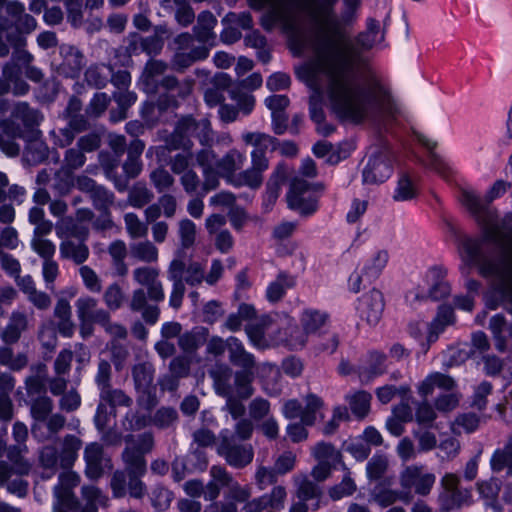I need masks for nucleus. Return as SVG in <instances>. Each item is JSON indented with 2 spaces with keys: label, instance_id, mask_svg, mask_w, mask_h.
<instances>
[{
  "label": "nucleus",
  "instance_id": "obj_38",
  "mask_svg": "<svg viewBox=\"0 0 512 512\" xmlns=\"http://www.w3.org/2000/svg\"><path fill=\"white\" fill-rule=\"evenodd\" d=\"M100 400L109 405L115 413L117 406L129 408L133 404V399L124 390L113 388L112 385L99 393Z\"/></svg>",
  "mask_w": 512,
  "mask_h": 512
},
{
  "label": "nucleus",
  "instance_id": "obj_33",
  "mask_svg": "<svg viewBox=\"0 0 512 512\" xmlns=\"http://www.w3.org/2000/svg\"><path fill=\"white\" fill-rule=\"evenodd\" d=\"M154 199L153 191L143 181L135 182L128 190L127 203L136 209L150 204Z\"/></svg>",
  "mask_w": 512,
  "mask_h": 512
},
{
  "label": "nucleus",
  "instance_id": "obj_2",
  "mask_svg": "<svg viewBox=\"0 0 512 512\" xmlns=\"http://www.w3.org/2000/svg\"><path fill=\"white\" fill-rule=\"evenodd\" d=\"M82 447V440L75 435H65L60 451L54 445H46L39 451V465L46 472L43 477L50 478L59 469V483L54 487L55 502L53 512H62V507H73L76 504L72 489L80 483V476L71 470Z\"/></svg>",
  "mask_w": 512,
  "mask_h": 512
},
{
  "label": "nucleus",
  "instance_id": "obj_15",
  "mask_svg": "<svg viewBox=\"0 0 512 512\" xmlns=\"http://www.w3.org/2000/svg\"><path fill=\"white\" fill-rule=\"evenodd\" d=\"M186 264L181 258H174L167 268L168 280L172 282V289L169 296V305L174 309H179L182 305L186 292L184 284V273Z\"/></svg>",
  "mask_w": 512,
  "mask_h": 512
},
{
  "label": "nucleus",
  "instance_id": "obj_13",
  "mask_svg": "<svg viewBox=\"0 0 512 512\" xmlns=\"http://www.w3.org/2000/svg\"><path fill=\"white\" fill-rule=\"evenodd\" d=\"M159 275V269L147 265L136 267L132 271L133 280L140 286L139 288H146L149 291L150 300L156 303L162 302L165 298Z\"/></svg>",
  "mask_w": 512,
  "mask_h": 512
},
{
  "label": "nucleus",
  "instance_id": "obj_11",
  "mask_svg": "<svg viewBox=\"0 0 512 512\" xmlns=\"http://www.w3.org/2000/svg\"><path fill=\"white\" fill-rule=\"evenodd\" d=\"M85 475L92 480L102 477L106 469L112 468L110 457L105 453L103 445L92 442L84 449Z\"/></svg>",
  "mask_w": 512,
  "mask_h": 512
},
{
  "label": "nucleus",
  "instance_id": "obj_27",
  "mask_svg": "<svg viewBox=\"0 0 512 512\" xmlns=\"http://www.w3.org/2000/svg\"><path fill=\"white\" fill-rule=\"evenodd\" d=\"M471 494L467 489H454L442 491L438 496L439 507L442 512L460 509L470 503Z\"/></svg>",
  "mask_w": 512,
  "mask_h": 512
},
{
  "label": "nucleus",
  "instance_id": "obj_55",
  "mask_svg": "<svg viewBox=\"0 0 512 512\" xmlns=\"http://www.w3.org/2000/svg\"><path fill=\"white\" fill-rule=\"evenodd\" d=\"M230 98L236 103V108L239 112L247 116L252 113L255 107V97L239 88L232 87L229 89Z\"/></svg>",
  "mask_w": 512,
  "mask_h": 512
},
{
  "label": "nucleus",
  "instance_id": "obj_19",
  "mask_svg": "<svg viewBox=\"0 0 512 512\" xmlns=\"http://www.w3.org/2000/svg\"><path fill=\"white\" fill-rule=\"evenodd\" d=\"M88 238H71L61 241L59 244L60 257L63 260L72 261L76 265L84 264L90 255L86 244Z\"/></svg>",
  "mask_w": 512,
  "mask_h": 512
},
{
  "label": "nucleus",
  "instance_id": "obj_59",
  "mask_svg": "<svg viewBox=\"0 0 512 512\" xmlns=\"http://www.w3.org/2000/svg\"><path fill=\"white\" fill-rule=\"evenodd\" d=\"M371 398V394L363 390L348 396L347 400L349 401L352 413L358 418H364L370 410Z\"/></svg>",
  "mask_w": 512,
  "mask_h": 512
},
{
  "label": "nucleus",
  "instance_id": "obj_50",
  "mask_svg": "<svg viewBox=\"0 0 512 512\" xmlns=\"http://www.w3.org/2000/svg\"><path fill=\"white\" fill-rule=\"evenodd\" d=\"M279 341L283 342L290 349L297 350L305 345L307 334L303 328L297 325H288L284 329V336L279 337Z\"/></svg>",
  "mask_w": 512,
  "mask_h": 512
},
{
  "label": "nucleus",
  "instance_id": "obj_42",
  "mask_svg": "<svg viewBox=\"0 0 512 512\" xmlns=\"http://www.w3.org/2000/svg\"><path fill=\"white\" fill-rule=\"evenodd\" d=\"M122 460L128 475H143L146 471L144 455L126 446L122 452Z\"/></svg>",
  "mask_w": 512,
  "mask_h": 512
},
{
  "label": "nucleus",
  "instance_id": "obj_21",
  "mask_svg": "<svg viewBox=\"0 0 512 512\" xmlns=\"http://www.w3.org/2000/svg\"><path fill=\"white\" fill-rule=\"evenodd\" d=\"M63 61L59 66V72L69 78H76L84 67V55L74 46L62 48Z\"/></svg>",
  "mask_w": 512,
  "mask_h": 512
},
{
  "label": "nucleus",
  "instance_id": "obj_52",
  "mask_svg": "<svg viewBox=\"0 0 512 512\" xmlns=\"http://www.w3.org/2000/svg\"><path fill=\"white\" fill-rule=\"evenodd\" d=\"M28 358L25 353H18L16 356L12 348L8 346L0 347V365L8 367L10 370L19 371L26 367Z\"/></svg>",
  "mask_w": 512,
  "mask_h": 512
},
{
  "label": "nucleus",
  "instance_id": "obj_53",
  "mask_svg": "<svg viewBox=\"0 0 512 512\" xmlns=\"http://www.w3.org/2000/svg\"><path fill=\"white\" fill-rule=\"evenodd\" d=\"M149 179L155 190L160 194L170 190L175 184L173 175L164 167H157L152 170Z\"/></svg>",
  "mask_w": 512,
  "mask_h": 512
},
{
  "label": "nucleus",
  "instance_id": "obj_45",
  "mask_svg": "<svg viewBox=\"0 0 512 512\" xmlns=\"http://www.w3.org/2000/svg\"><path fill=\"white\" fill-rule=\"evenodd\" d=\"M108 253L112 258L117 275L123 277L128 273V267L124 261L127 255V247L124 241L115 240L108 246Z\"/></svg>",
  "mask_w": 512,
  "mask_h": 512
},
{
  "label": "nucleus",
  "instance_id": "obj_43",
  "mask_svg": "<svg viewBox=\"0 0 512 512\" xmlns=\"http://www.w3.org/2000/svg\"><path fill=\"white\" fill-rule=\"evenodd\" d=\"M454 322L453 309L450 306H440L436 318L429 327V341H435L444 328Z\"/></svg>",
  "mask_w": 512,
  "mask_h": 512
},
{
  "label": "nucleus",
  "instance_id": "obj_35",
  "mask_svg": "<svg viewBox=\"0 0 512 512\" xmlns=\"http://www.w3.org/2000/svg\"><path fill=\"white\" fill-rule=\"evenodd\" d=\"M385 355L379 352H371L367 364L358 368V374L361 382L368 383L374 377L384 372Z\"/></svg>",
  "mask_w": 512,
  "mask_h": 512
},
{
  "label": "nucleus",
  "instance_id": "obj_63",
  "mask_svg": "<svg viewBox=\"0 0 512 512\" xmlns=\"http://www.w3.org/2000/svg\"><path fill=\"white\" fill-rule=\"evenodd\" d=\"M7 40L14 47L11 62L29 64L33 60V56L24 49L26 45V39L24 37L19 34L8 35Z\"/></svg>",
  "mask_w": 512,
  "mask_h": 512
},
{
  "label": "nucleus",
  "instance_id": "obj_8",
  "mask_svg": "<svg viewBox=\"0 0 512 512\" xmlns=\"http://www.w3.org/2000/svg\"><path fill=\"white\" fill-rule=\"evenodd\" d=\"M436 482V476L427 472L422 465H408L399 475V484L404 494L412 497V492L419 496H428Z\"/></svg>",
  "mask_w": 512,
  "mask_h": 512
},
{
  "label": "nucleus",
  "instance_id": "obj_57",
  "mask_svg": "<svg viewBox=\"0 0 512 512\" xmlns=\"http://www.w3.org/2000/svg\"><path fill=\"white\" fill-rule=\"evenodd\" d=\"M160 86L167 91L177 90V95L181 98H185L191 94L194 86V80L187 78L180 83L175 76L168 75L162 78Z\"/></svg>",
  "mask_w": 512,
  "mask_h": 512
},
{
  "label": "nucleus",
  "instance_id": "obj_47",
  "mask_svg": "<svg viewBox=\"0 0 512 512\" xmlns=\"http://www.w3.org/2000/svg\"><path fill=\"white\" fill-rule=\"evenodd\" d=\"M123 219L126 232L132 239H142L147 236L149 230L148 224L146 221L141 220L136 213H126Z\"/></svg>",
  "mask_w": 512,
  "mask_h": 512
},
{
  "label": "nucleus",
  "instance_id": "obj_17",
  "mask_svg": "<svg viewBox=\"0 0 512 512\" xmlns=\"http://www.w3.org/2000/svg\"><path fill=\"white\" fill-rule=\"evenodd\" d=\"M149 291L143 288L135 289L131 294L129 308L133 312H141L142 319L149 325H154L160 316V309L157 305L149 304Z\"/></svg>",
  "mask_w": 512,
  "mask_h": 512
},
{
  "label": "nucleus",
  "instance_id": "obj_41",
  "mask_svg": "<svg viewBox=\"0 0 512 512\" xmlns=\"http://www.w3.org/2000/svg\"><path fill=\"white\" fill-rule=\"evenodd\" d=\"M112 74V67L105 64H93L85 71L88 85L101 89L106 86Z\"/></svg>",
  "mask_w": 512,
  "mask_h": 512
},
{
  "label": "nucleus",
  "instance_id": "obj_36",
  "mask_svg": "<svg viewBox=\"0 0 512 512\" xmlns=\"http://www.w3.org/2000/svg\"><path fill=\"white\" fill-rule=\"evenodd\" d=\"M312 455L317 462L329 464L335 467L342 461L341 452L336 447L328 442H319L312 448Z\"/></svg>",
  "mask_w": 512,
  "mask_h": 512
},
{
  "label": "nucleus",
  "instance_id": "obj_56",
  "mask_svg": "<svg viewBox=\"0 0 512 512\" xmlns=\"http://www.w3.org/2000/svg\"><path fill=\"white\" fill-rule=\"evenodd\" d=\"M102 298L108 311H116L123 306L125 294L118 283H112L106 287Z\"/></svg>",
  "mask_w": 512,
  "mask_h": 512
},
{
  "label": "nucleus",
  "instance_id": "obj_7",
  "mask_svg": "<svg viewBox=\"0 0 512 512\" xmlns=\"http://www.w3.org/2000/svg\"><path fill=\"white\" fill-rule=\"evenodd\" d=\"M217 453L226 463L236 469L248 466L254 458V450L250 444L239 443L228 430H223L219 436Z\"/></svg>",
  "mask_w": 512,
  "mask_h": 512
},
{
  "label": "nucleus",
  "instance_id": "obj_4",
  "mask_svg": "<svg viewBox=\"0 0 512 512\" xmlns=\"http://www.w3.org/2000/svg\"><path fill=\"white\" fill-rule=\"evenodd\" d=\"M43 121L42 113L24 101L16 102L11 110L10 118L0 121L4 139L16 142L17 138L32 140L40 135L39 125Z\"/></svg>",
  "mask_w": 512,
  "mask_h": 512
},
{
  "label": "nucleus",
  "instance_id": "obj_34",
  "mask_svg": "<svg viewBox=\"0 0 512 512\" xmlns=\"http://www.w3.org/2000/svg\"><path fill=\"white\" fill-rule=\"evenodd\" d=\"M296 485V496L298 500L307 502L313 499H320L322 496L321 487L311 480L307 475H299L294 478Z\"/></svg>",
  "mask_w": 512,
  "mask_h": 512
},
{
  "label": "nucleus",
  "instance_id": "obj_28",
  "mask_svg": "<svg viewBox=\"0 0 512 512\" xmlns=\"http://www.w3.org/2000/svg\"><path fill=\"white\" fill-rule=\"evenodd\" d=\"M217 19L209 11L201 12L197 17V24L193 28L195 38L201 43H210L215 40L214 27Z\"/></svg>",
  "mask_w": 512,
  "mask_h": 512
},
{
  "label": "nucleus",
  "instance_id": "obj_48",
  "mask_svg": "<svg viewBox=\"0 0 512 512\" xmlns=\"http://www.w3.org/2000/svg\"><path fill=\"white\" fill-rule=\"evenodd\" d=\"M30 414L37 422H44L52 414L53 400L49 396L30 399Z\"/></svg>",
  "mask_w": 512,
  "mask_h": 512
},
{
  "label": "nucleus",
  "instance_id": "obj_32",
  "mask_svg": "<svg viewBox=\"0 0 512 512\" xmlns=\"http://www.w3.org/2000/svg\"><path fill=\"white\" fill-rule=\"evenodd\" d=\"M130 256L143 263H156L159 259V250L153 242L144 239L129 246Z\"/></svg>",
  "mask_w": 512,
  "mask_h": 512
},
{
  "label": "nucleus",
  "instance_id": "obj_37",
  "mask_svg": "<svg viewBox=\"0 0 512 512\" xmlns=\"http://www.w3.org/2000/svg\"><path fill=\"white\" fill-rule=\"evenodd\" d=\"M242 140L246 145L254 147L251 153L261 155L263 159H267L266 150L269 146L274 148L276 139L268 134L261 132H246L242 135Z\"/></svg>",
  "mask_w": 512,
  "mask_h": 512
},
{
  "label": "nucleus",
  "instance_id": "obj_60",
  "mask_svg": "<svg viewBox=\"0 0 512 512\" xmlns=\"http://www.w3.org/2000/svg\"><path fill=\"white\" fill-rule=\"evenodd\" d=\"M372 499L379 506L385 508L394 504L398 499L408 503L411 501V496L409 494L398 493L390 489H375L372 492Z\"/></svg>",
  "mask_w": 512,
  "mask_h": 512
},
{
  "label": "nucleus",
  "instance_id": "obj_58",
  "mask_svg": "<svg viewBox=\"0 0 512 512\" xmlns=\"http://www.w3.org/2000/svg\"><path fill=\"white\" fill-rule=\"evenodd\" d=\"M323 400L315 394H308L305 398V407L302 409L301 421L307 426H312L317 417V413L323 407Z\"/></svg>",
  "mask_w": 512,
  "mask_h": 512
},
{
  "label": "nucleus",
  "instance_id": "obj_54",
  "mask_svg": "<svg viewBox=\"0 0 512 512\" xmlns=\"http://www.w3.org/2000/svg\"><path fill=\"white\" fill-rule=\"evenodd\" d=\"M90 199L96 210L107 215L109 214L111 206H113L115 202V195L112 191L99 185V187L90 195Z\"/></svg>",
  "mask_w": 512,
  "mask_h": 512
},
{
  "label": "nucleus",
  "instance_id": "obj_51",
  "mask_svg": "<svg viewBox=\"0 0 512 512\" xmlns=\"http://www.w3.org/2000/svg\"><path fill=\"white\" fill-rule=\"evenodd\" d=\"M294 283L293 277L285 273H280L276 280L270 283L267 288L268 300L271 302L279 301L285 294L286 290L294 286Z\"/></svg>",
  "mask_w": 512,
  "mask_h": 512
},
{
  "label": "nucleus",
  "instance_id": "obj_64",
  "mask_svg": "<svg viewBox=\"0 0 512 512\" xmlns=\"http://www.w3.org/2000/svg\"><path fill=\"white\" fill-rule=\"evenodd\" d=\"M136 394V403L138 406V409L136 411H141L143 413H152V411L157 407L159 403L156 388L137 390Z\"/></svg>",
  "mask_w": 512,
  "mask_h": 512
},
{
  "label": "nucleus",
  "instance_id": "obj_24",
  "mask_svg": "<svg viewBox=\"0 0 512 512\" xmlns=\"http://www.w3.org/2000/svg\"><path fill=\"white\" fill-rule=\"evenodd\" d=\"M192 453L199 460V469L203 470L207 467L208 459L201 448L211 447L216 442V435L208 428H200L192 434Z\"/></svg>",
  "mask_w": 512,
  "mask_h": 512
},
{
  "label": "nucleus",
  "instance_id": "obj_6",
  "mask_svg": "<svg viewBox=\"0 0 512 512\" xmlns=\"http://www.w3.org/2000/svg\"><path fill=\"white\" fill-rule=\"evenodd\" d=\"M179 421L178 411L171 406H161L152 413L141 411H128L121 425L125 431H140L148 426L159 430L174 429Z\"/></svg>",
  "mask_w": 512,
  "mask_h": 512
},
{
  "label": "nucleus",
  "instance_id": "obj_23",
  "mask_svg": "<svg viewBox=\"0 0 512 512\" xmlns=\"http://www.w3.org/2000/svg\"><path fill=\"white\" fill-rule=\"evenodd\" d=\"M27 328L28 317L26 313L19 310L13 311L7 326L1 332V339L7 345L14 344L20 339L21 334L26 331Z\"/></svg>",
  "mask_w": 512,
  "mask_h": 512
},
{
  "label": "nucleus",
  "instance_id": "obj_22",
  "mask_svg": "<svg viewBox=\"0 0 512 512\" xmlns=\"http://www.w3.org/2000/svg\"><path fill=\"white\" fill-rule=\"evenodd\" d=\"M244 162V154L237 149H231L221 159L217 160L216 168L220 172L221 177L231 184V179H234L233 177L243 167Z\"/></svg>",
  "mask_w": 512,
  "mask_h": 512
},
{
  "label": "nucleus",
  "instance_id": "obj_12",
  "mask_svg": "<svg viewBox=\"0 0 512 512\" xmlns=\"http://www.w3.org/2000/svg\"><path fill=\"white\" fill-rule=\"evenodd\" d=\"M251 167L237 172L234 179H231V185L234 187H248L256 190L263 183V173L269 167L268 159H263L257 153H251Z\"/></svg>",
  "mask_w": 512,
  "mask_h": 512
},
{
  "label": "nucleus",
  "instance_id": "obj_62",
  "mask_svg": "<svg viewBox=\"0 0 512 512\" xmlns=\"http://www.w3.org/2000/svg\"><path fill=\"white\" fill-rule=\"evenodd\" d=\"M507 326L504 317L499 314L493 316L489 322V327L495 340V347L500 352H504L507 348L506 336L503 334Z\"/></svg>",
  "mask_w": 512,
  "mask_h": 512
},
{
  "label": "nucleus",
  "instance_id": "obj_39",
  "mask_svg": "<svg viewBox=\"0 0 512 512\" xmlns=\"http://www.w3.org/2000/svg\"><path fill=\"white\" fill-rule=\"evenodd\" d=\"M428 279L432 281V286L429 289L428 297L434 301H438L448 296L450 293V286L444 280V272L440 268H432L429 271Z\"/></svg>",
  "mask_w": 512,
  "mask_h": 512
},
{
  "label": "nucleus",
  "instance_id": "obj_18",
  "mask_svg": "<svg viewBox=\"0 0 512 512\" xmlns=\"http://www.w3.org/2000/svg\"><path fill=\"white\" fill-rule=\"evenodd\" d=\"M384 306L382 293L373 289L362 297L359 306L360 315L369 325H376L382 317Z\"/></svg>",
  "mask_w": 512,
  "mask_h": 512
},
{
  "label": "nucleus",
  "instance_id": "obj_31",
  "mask_svg": "<svg viewBox=\"0 0 512 512\" xmlns=\"http://www.w3.org/2000/svg\"><path fill=\"white\" fill-rule=\"evenodd\" d=\"M78 320L92 319L99 324L100 313H108V310L98 308V300L92 296L79 297L75 302Z\"/></svg>",
  "mask_w": 512,
  "mask_h": 512
},
{
  "label": "nucleus",
  "instance_id": "obj_49",
  "mask_svg": "<svg viewBox=\"0 0 512 512\" xmlns=\"http://www.w3.org/2000/svg\"><path fill=\"white\" fill-rule=\"evenodd\" d=\"M512 465V435L508 437L505 446L493 453L490 466L494 472H500Z\"/></svg>",
  "mask_w": 512,
  "mask_h": 512
},
{
  "label": "nucleus",
  "instance_id": "obj_26",
  "mask_svg": "<svg viewBox=\"0 0 512 512\" xmlns=\"http://www.w3.org/2000/svg\"><path fill=\"white\" fill-rule=\"evenodd\" d=\"M457 387L456 381L449 375L440 372L429 374L419 385V394L426 398L435 388L452 391Z\"/></svg>",
  "mask_w": 512,
  "mask_h": 512
},
{
  "label": "nucleus",
  "instance_id": "obj_16",
  "mask_svg": "<svg viewBox=\"0 0 512 512\" xmlns=\"http://www.w3.org/2000/svg\"><path fill=\"white\" fill-rule=\"evenodd\" d=\"M228 359L233 366L240 368L236 372L254 378L257 368L256 359L245 349L243 343L233 336L229 337Z\"/></svg>",
  "mask_w": 512,
  "mask_h": 512
},
{
  "label": "nucleus",
  "instance_id": "obj_40",
  "mask_svg": "<svg viewBox=\"0 0 512 512\" xmlns=\"http://www.w3.org/2000/svg\"><path fill=\"white\" fill-rule=\"evenodd\" d=\"M343 469L345 473L342 481L333 485L328 490V495L333 501H338L342 498L352 496L357 490V485L354 479L351 477L350 470L344 464Z\"/></svg>",
  "mask_w": 512,
  "mask_h": 512
},
{
  "label": "nucleus",
  "instance_id": "obj_3",
  "mask_svg": "<svg viewBox=\"0 0 512 512\" xmlns=\"http://www.w3.org/2000/svg\"><path fill=\"white\" fill-rule=\"evenodd\" d=\"M208 373L215 393L225 399L223 409L233 419L241 418L246 411L243 401L249 399L254 393L252 385L254 378L234 372L228 364L223 362L216 363Z\"/></svg>",
  "mask_w": 512,
  "mask_h": 512
},
{
  "label": "nucleus",
  "instance_id": "obj_14",
  "mask_svg": "<svg viewBox=\"0 0 512 512\" xmlns=\"http://www.w3.org/2000/svg\"><path fill=\"white\" fill-rule=\"evenodd\" d=\"M311 188L312 186L306 180L295 178L291 182L290 191L287 195L288 206L303 215L314 213L317 209V199L304 196Z\"/></svg>",
  "mask_w": 512,
  "mask_h": 512
},
{
  "label": "nucleus",
  "instance_id": "obj_1",
  "mask_svg": "<svg viewBox=\"0 0 512 512\" xmlns=\"http://www.w3.org/2000/svg\"><path fill=\"white\" fill-rule=\"evenodd\" d=\"M253 9L267 11L261 25L271 31L276 24L289 34L295 54L314 55L316 69L326 78V93L332 111L341 120L363 121L386 109L389 93L381 75L363 52L384 40L377 20L370 18L366 30L348 37L341 21L329 8H323L314 29L299 23V0H249Z\"/></svg>",
  "mask_w": 512,
  "mask_h": 512
},
{
  "label": "nucleus",
  "instance_id": "obj_20",
  "mask_svg": "<svg viewBox=\"0 0 512 512\" xmlns=\"http://www.w3.org/2000/svg\"><path fill=\"white\" fill-rule=\"evenodd\" d=\"M32 374L25 379V389L30 399L47 396V367L38 363L31 367Z\"/></svg>",
  "mask_w": 512,
  "mask_h": 512
},
{
  "label": "nucleus",
  "instance_id": "obj_61",
  "mask_svg": "<svg viewBox=\"0 0 512 512\" xmlns=\"http://www.w3.org/2000/svg\"><path fill=\"white\" fill-rule=\"evenodd\" d=\"M328 319V315L318 310H307L303 313L301 322L306 334L315 333L323 326Z\"/></svg>",
  "mask_w": 512,
  "mask_h": 512
},
{
  "label": "nucleus",
  "instance_id": "obj_9",
  "mask_svg": "<svg viewBox=\"0 0 512 512\" xmlns=\"http://www.w3.org/2000/svg\"><path fill=\"white\" fill-rule=\"evenodd\" d=\"M393 153L388 145L374 149L363 170V181L369 184L382 183L392 173Z\"/></svg>",
  "mask_w": 512,
  "mask_h": 512
},
{
  "label": "nucleus",
  "instance_id": "obj_10",
  "mask_svg": "<svg viewBox=\"0 0 512 512\" xmlns=\"http://www.w3.org/2000/svg\"><path fill=\"white\" fill-rule=\"evenodd\" d=\"M27 445L14 444L6 448V456L10 463L0 460V487L14 475H27L31 464L25 459Z\"/></svg>",
  "mask_w": 512,
  "mask_h": 512
},
{
  "label": "nucleus",
  "instance_id": "obj_30",
  "mask_svg": "<svg viewBox=\"0 0 512 512\" xmlns=\"http://www.w3.org/2000/svg\"><path fill=\"white\" fill-rule=\"evenodd\" d=\"M155 369L152 363L142 362L132 367L135 391L156 388L154 384Z\"/></svg>",
  "mask_w": 512,
  "mask_h": 512
},
{
  "label": "nucleus",
  "instance_id": "obj_5",
  "mask_svg": "<svg viewBox=\"0 0 512 512\" xmlns=\"http://www.w3.org/2000/svg\"><path fill=\"white\" fill-rule=\"evenodd\" d=\"M193 138L198 139L203 146L212 143L213 132L209 120L201 119L197 121L191 116L181 118L166 142L170 149L190 151L193 147Z\"/></svg>",
  "mask_w": 512,
  "mask_h": 512
},
{
  "label": "nucleus",
  "instance_id": "obj_44",
  "mask_svg": "<svg viewBox=\"0 0 512 512\" xmlns=\"http://www.w3.org/2000/svg\"><path fill=\"white\" fill-rule=\"evenodd\" d=\"M480 424V417L475 413L468 412L456 416L451 423V431L455 435L462 433H472L476 431Z\"/></svg>",
  "mask_w": 512,
  "mask_h": 512
},
{
  "label": "nucleus",
  "instance_id": "obj_29",
  "mask_svg": "<svg viewBox=\"0 0 512 512\" xmlns=\"http://www.w3.org/2000/svg\"><path fill=\"white\" fill-rule=\"evenodd\" d=\"M208 336L209 331L207 328L196 327L180 335L178 345L185 353L192 354L206 343Z\"/></svg>",
  "mask_w": 512,
  "mask_h": 512
},
{
  "label": "nucleus",
  "instance_id": "obj_46",
  "mask_svg": "<svg viewBox=\"0 0 512 512\" xmlns=\"http://www.w3.org/2000/svg\"><path fill=\"white\" fill-rule=\"evenodd\" d=\"M417 139L429 151V166L442 176H447L449 173V167L441 156L435 152L437 143L432 142L424 135H417Z\"/></svg>",
  "mask_w": 512,
  "mask_h": 512
},
{
  "label": "nucleus",
  "instance_id": "obj_25",
  "mask_svg": "<svg viewBox=\"0 0 512 512\" xmlns=\"http://www.w3.org/2000/svg\"><path fill=\"white\" fill-rule=\"evenodd\" d=\"M55 233L61 242L71 238H88L89 228L77 223L73 217L68 216L57 220L55 223Z\"/></svg>",
  "mask_w": 512,
  "mask_h": 512
}]
</instances>
